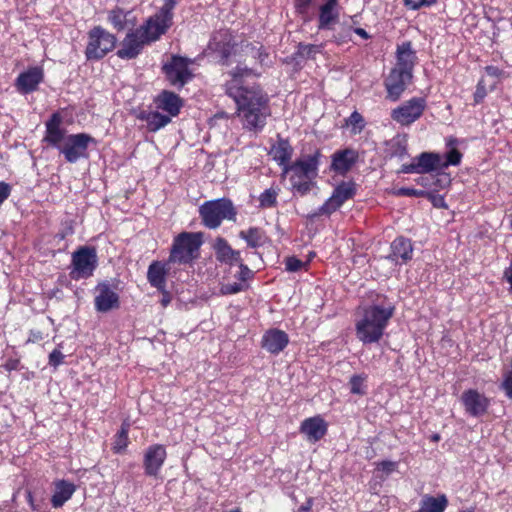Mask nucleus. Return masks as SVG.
I'll use <instances>...</instances> for the list:
<instances>
[{
	"label": "nucleus",
	"mask_w": 512,
	"mask_h": 512,
	"mask_svg": "<svg viewBox=\"0 0 512 512\" xmlns=\"http://www.w3.org/2000/svg\"><path fill=\"white\" fill-rule=\"evenodd\" d=\"M251 75L252 70L236 67L226 84L227 94L234 99L238 116L243 119L246 128H262L269 115L268 99L258 86L244 85V78Z\"/></svg>",
	"instance_id": "obj_1"
},
{
	"label": "nucleus",
	"mask_w": 512,
	"mask_h": 512,
	"mask_svg": "<svg viewBox=\"0 0 512 512\" xmlns=\"http://www.w3.org/2000/svg\"><path fill=\"white\" fill-rule=\"evenodd\" d=\"M395 307L386 300L361 306L355 317V335L363 345L377 344L383 338Z\"/></svg>",
	"instance_id": "obj_2"
},
{
	"label": "nucleus",
	"mask_w": 512,
	"mask_h": 512,
	"mask_svg": "<svg viewBox=\"0 0 512 512\" xmlns=\"http://www.w3.org/2000/svg\"><path fill=\"white\" fill-rule=\"evenodd\" d=\"M445 146L447 151L444 155L436 152H422L415 156L411 163L402 165L401 172L427 174L460 165L463 157L461 150L467 147L466 140L448 137Z\"/></svg>",
	"instance_id": "obj_3"
},
{
	"label": "nucleus",
	"mask_w": 512,
	"mask_h": 512,
	"mask_svg": "<svg viewBox=\"0 0 512 512\" xmlns=\"http://www.w3.org/2000/svg\"><path fill=\"white\" fill-rule=\"evenodd\" d=\"M67 130H46L44 140L57 148L69 163H76L81 158H88V148L96 144L93 137L85 133L67 134Z\"/></svg>",
	"instance_id": "obj_4"
},
{
	"label": "nucleus",
	"mask_w": 512,
	"mask_h": 512,
	"mask_svg": "<svg viewBox=\"0 0 512 512\" xmlns=\"http://www.w3.org/2000/svg\"><path fill=\"white\" fill-rule=\"evenodd\" d=\"M317 170V157L309 155L298 159L290 166H286L283 172L290 174L293 190L300 195H305L311 189L312 179L316 177Z\"/></svg>",
	"instance_id": "obj_5"
},
{
	"label": "nucleus",
	"mask_w": 512,
	"mask_h": 512,
	"mask_svg": "<svg viewBox=\"0 0 512 512\" xmlns=\"http://www.w3.org/2000/svg\"><path fill=\"white\" fill-rule=\"evenodd\" d=\"M202 223L209 229L218 228L224 220L235 221L237 211L228 198H219L204 202L199 207Z\"/></svg>",
	"instance_id": "obj_6"
},
{
	"label": "nucleus",
	"mask_w": 512,
	"mask_h": 512,
	"mask_svg": "<svg viewBox=\"0 0 512 512\" xmlns=\"http://www.w3.org/2000/svg\"><path fill=\"white\" fill-rule=\"evenodd\" d=\"M176 6V0H165L160 11L150 17L144 25L138 30L144 36L145 40L150 42L156 41L172 24L173 9Z\"/></svg>",
	"instance_id": "obj_7"
},
{
	"label": "nucleus",
	"mask_w": 512,
	"mask_h": 512,
	"mask_svg": "<svg viewBox=\"0 0 512 512\" xmlns=\"http://www.w3.org/2000/svg\"><path fill=\"white\" fill-rule=\"evenodd\" d=\"M201 243L200 234L191 232L180 233L174 239L168 262L190 263L196 258Z\"/></svg>",
	"instance_id": "obj_8"
},
{
	"label": "nucleus",
	"mask_w": 512,
	"mask_h": 512,
	"mask_svg": "<svg viewBox=\"0 0 512 512\" xmlns=\"http://www.w3.org/2000/svg\"><path fill=\"white\" fill-rule=\"evenodd\" d=\"M116 38L100 26L94 27L88 34L85 55L88 60H99L112 51Z\"/></svg>",
	"instance_id": "obj_9"
},
{
	"label": "nucleus",
	"mask_w": 512,
	"mask_h": 512,
	"mask_svg": "<svg viewBox=\"0 0 512 512\" xmlns=\"http://www.w3.org/2000/svg\"><path fill=\"white\" fill-rule=\"evenodd\" d=\"M98 257L95 248L83 246L72 254L71 278L86 279L93 275L97 267Z\"/></svg>",
	"instance_id": "obj_10"
},
{
	"label": "nucleus",
	"mask_w": 512,
	"mask_h": 512,
	"mask_svg": "<svg viewBox=\"0 0 512 512\" xmlns=\"http://www.w3.org/2000/svg\"><path fill=\"white\" fill-rule=\"evenodd\" d=\"M356 187L353 182H342L333 191L332 195L313 213V217L330 215L339 209L347 200L353 198Z\"/></svg>",
	"instance_id": "obj_11"
},
{
	"label": "nucleus",
	"mask_w": 512,
	"mask_h": 512,
	"mask_svg": "<svg viewBox=\"0 0 512 512\" xmlns=\"http://www.w3.org/2000/svg\"><path fill=\"white\" fill-rule=\"evenodd\" d=\"M190 63L191 61L186 58L173 56L170 62L163 66L166 77L173 86L183 87L192 79Z\"/></svg>",
	"instance_id": "obj_12"
},
{
	"label": "nucleus",
	"mask_w": 512,
	"mask_h": 512,
	"mask_svg": "<svg viewBox=\"0 0 512 512\" xmlns=\"http://www.w3.org/2000/svg\"><path fill=\"white\" fill-rule=\"evenodd\" d=\"M425 106L423 98H412L393 110L392 118L401 125H410L422 115Z\"/></svg>",
	"instance_id": "obj_13"
},
{
	"label": "nucleus",
	"mask_w": 512,
	"mask_h": 512,
	"mask_svg": "<svg viewBox=\"0 0 512 512\" xmlns=\"http://www.w3.org/2000/svg\"><path fill=\"white\" fill-rule=\"evenodd\" d=\"M167 452L163 445L154 444L144 453L143 467L145 475L157 478L166 460Z\"/></svg>",
	"instance_id": "obj_14"
},
{
	"label": "nucleus",
	"mask_w": 512,
	"mask_h": 512,
	"mask_svg": "<svg viewBox=\"0 0 512 512\" xmlns=\"http://www.w3.org/2000/svg\"><path fill=\"white\" fill-rule=\"evenodd\" d=\"M96 296L94 299L95 309L98 312L106 313L117 309L120 305L119 295L107 282L99 283L96 286Z\"/></svg>",
	"instance_id": "obj_15"
},
{
	"label": "nucleus",
	"mask_w": 512,
	"mask_h": 512,
	"mask_svg": "<svg viewBox=\"0 0 512 512\" xmlns=\"http://www.w3.org/2000/svg\"><path fill=\"white\" fill-rule=\"evenodd\" d=\"M411 79L410 72L393 68L385 79L387 97L392 101L398 100Z\"/></svg>",
	"instance_id": "obj_16"
},
{
	"label": "nucleus",
	"mask_w": 512,
	"mask_h": 512,
	"mask_svg": "<svg viewBox=\"0 0 512 512\" xmlns=\"http://www.w3.org/2000/svg\"><path fill=\"white\" fill-rule=\"evenodd\" d=\"M461 401L467 414L472 417H480L487 412L489 399L475 389H469L463 392Z\"/></svg>",
	"instance_id": "obj_17"
},
{
	"label": "nucleus",
	"mask_w": 512,
	"mask_h": 512,
	"mask_svg": "<svg viewBox=\"0 0 512 512\" xmlns=\"http://www.w3.org/2000/svg\"><path fill=\"white\" fill-rule=\"evenodd\" d=\"M149 42L145 40L144 36L138 29L133 30L125 36L121 43L120 49L117 51L118 57L121 59H134L136 58L143 47Z\"/></svg>",
	"instance_id": "obj_18"
},
{
	"label": "nucleus",
	"mask_w": 512,
	"mask_h": 512,
	"mask_svg": "<svg viewBox=\"0 0 512 512\" xmlns=\"http://www.w3.org/2000/svg\"><path fill=\"white\" fill-rule=\"evenodd\" d=\"M43 79V68L34 66L18 75L15 86L20 93L28 94L35 91Z\"/></svg>",
	"instance_id": "obj_19"
},
{
	"label": "nucleus",
	"mask_w": 512,
	"mask_h": 512,
	"mask_svg": "<svg viewBox=\"0 0 512 512\" xmlns=\"http://www.w3.org/2000/svg\"><path fill=\"white\" fill-rule=\"evenodd\" d=\"M232 40V35L228 30H219L213 34L209 42V49L219 53L223 64L227 63V60L234 49V43Z\"/></svg>",
	"instance_id": "obj_20"
},
{
	"label": "nucleus",
	"mask_w": 512,
	"mask_h": 512,
	"mask_svg": "<svg viewBox=\"0 0 512 512\" xmlns=\"http://www.w3.org/2000/svg\"><path fill=\"white\" fill-rule=\"evenodd\" d=\"M300 432L310 443H316L327 433V423L320 416L305 419L300 426Z\"/></svg>",
	"instance_id": "obj_21"
},
{
	"label": "nucleus",
	"mask_w": 512,
	"mask_h": 512,
	"mask_svg": "<svg viewBox=\"0 0 512 512\" xmlns=\"http://www.w3.org/2000/svg\"><path fill=\"white\" fill-rule=\"evenodd\" d=\"M288 343V335L279 329H270L266 331L261 341L262 348L274 355L283 351Z\"/></svg>",
	"instance_id": "obj_22"
},
{
	"label": "nucleus",
	"mask_w": 512,
	"mask_h": 512,
	"mask_svg": "<svg viewBox=\"0 0 512 512\" xmlns=\"http://www.w3.org/2000/svg\"><path fill=\"white\" fill-rule=\"evenodd\" d=\"M339 0H326L319 7L318 30H332L339 20Z\"/></svg>",
	"instance_id": "obj_23"
},
{
	"label": "nucleus",
	"mask_w": 512,
	"mask_h": 512,
	"mask_svg": "<svg viewBox=\"0 0 512 512\" xmlns=\"http://www.w3.org/2000/svg\"><path fill=\"white\" fill-rule=\"evenodd\" d=\"M53 494L51 497V505L53 508H61L75 493L77 487L74 483L58 479L53 482Z\"/></svg>",
	"instance_id": "obj_24"
},
{
	"label": "nucleus",
	"mask_w": 512,
	"mask_h": 512,
	"mask_svg": "<svg viewBox=\"0 0 512 512\" xmlns=\"http://www.w3.org/2000/svg\"><path fill=\"white\" fill-rule=\"evenodd\" d=\"M413 246L409 239L404 237H397L391 243V253L389 259L396 264H403L412 259Z\"/></svg>",
	"instance_id": "obj_25"
},
{
	"label": "nucleus",
	"mask_w": 512,
	"mask_h": 512,
	"mask_svg": "<svg viewBox=\"0 0 512 512\" xmlns=\"http://www.w3.org/2000/svg\"><path fill=\"white\" fill-rule=\"evenodd\" d=\"M357 159L358 153L353 149L337 151L332 157L331 168L338 174H345L353 167Z\"/></svg>",
	"instance_id": "obj_26"
},
{
	"label": "nucleus",
	"mask_w": 512,
	"mask_h": 512,
	"mask_svg": "<svg viewBox=\"0 0 512 512\" xmlns=\"http://www.w3.org/2000/svg\"><path fill=\"white\" fill-rule=\"evenodd\" d=\"M396 60L397 62L394 67L395 69L407 71L412 74L417 57L415 51L412 49L410 42H404L401 45H398Z\"/></svg>",
	"instance_id": "obj_27"
},
{
	"label": "nucleus",
	"mask_w": 512,
	"mask_h": 512,
	"mask_svg": "<svg viewBox=\"0 0 512 512\" xmlns=\"http://www.w3.org/2000/svg\"><path fill=\"white\" fill-rule=\"evenodd\" d=\"M167 264L160 261H153L147 271V279L152 287L160 291L166 288Z\"/></svg>",
	"instance_id": "obj_28"
},
{
	"label": "nucleus",
	"mask_w": 512,
	"mask_h": 512,
	"mask_svg": "<svg viewBox=\"0 0 512 512\" xmlns=\"http://www.w3.org/2000/svg\"><path fill=\"white\" fill-rule=\"evenodd\" d=\"M214 250L218 261L226 264H234L241 261L240 252L232 249L224 238H217Z\"/></svg>",
	"instance_id": "obj_29"
},
{
	"label": "nucleus",
	"mask_w": 512,
	"mask_h": 512,
	"mask_svg": "<svg viewBox=\"0 0 512 512\" xmlns=\"http://www.w3.org/2000/svg\"><path fill=\"white\" fill-rule=\"evenodd\" d=\"M293 152L292 146L285 139L278 138V141L271 147L270 155L285 170L290 166L289 161Z\"/></svg>",
	"instance_id": "obj_30"
},
{
	"label": "nucleus",
	"mask_w": 512,
	"mask_h": 512,
	"mask_svg": "<svg viewBox=\"0 0 512 512\" xmlns=\"http://www.w3.org/2000/svg\"><path fill=\"white\" fill-rule=\"evenodd\" d=\"M239 237L243 239L248 247L260 248L269 242V237L266 232L259 227H250L247 230L239 232Z\"/></svg>",
	"instance_id": "obj_31"
},
{
	"label": "nucleus",
	"mask_w": 512,
	"mask_h": 512,
	"mask_svg": "<svg viewBox=\"0 0 512 512\" xmlns=\"http://www.w3.org/2000/svg\"><path fill=\"white\" fill-rule=\"evenodd\" d=\"M447 506L448 499L444 494L438 497L425 494L422 496L420 508L416 512H444Z\"/></svg>",
	"instance_id": "obj_32"
},
{
	"label": "nucleus",
	"mask_w": 512,
	"mask_h": 512,
	"mask_svg": "<svg viewBox=\"0 0 512 512\" xmlns=\"http://www.w3.org/2000/svg\"><path fill=\"white\" fill-rule=\"evenodd\" d=\"M108 20L118 31L124 30L129 26H134L136 19L131 17V12H125L123 9L116 8L109 12Z\"/></svg>",
	"instance_id": "obj_33"
},
{
	"label": "nucleus",
	"mask_w": 512,
	"mask_h": 512,
	"mask_svg": "<svg viewBox=\"0 0 512 512\" xmlns=\"http://www.w3.org/2000/svg\"><path fill=\"white\" fill-rule=\"evenodd\" d=\"M158 107L167 111L170 116H176L181 107V100L176 94L163 91L158 97Z\"/></svg>",
	"instance_id": "obj_34"
},
{
	"label": "nucleus",
	"mask_w": 512,
	"mask_h": 512,
	"mask_svg": "<svg viewBox=\"0 0 512 512\" xmlns=\"http://www.w3.org/2000/svg\"><path fill=\"white\" fill-rule=\"evenodd\" d=\"M387 150L392 156L403 157L407 154V135L397 133L392 139L387 141Z\"/></svg>",
	"instance_id": "obj_35"
},
{
	"label": "nucleus",
	"mask_w": 512,
	"mask_h": 512,
	"mask_svg": "<svg viewBox=\"0 0 512 512\" xmlns=\"http://www.w3.org/2000/svg\"><path fill=\"white\" fill-rule=\"evenodd\" d=\"M296 13L301 17L303 22H310L314 17L313 0H294Z\"/></svg>",
	"instance_id": "obj_36"
},
{
	"label": "nucleus",
	"mask_w": 512,
	"mask_h": 512,
	"mask_svg": "<svg viewBox=\"0 0 512 512\" xmlns=\"http://www.w3.org/2000/svg\"><path fill=\"white\" fill-rule=\"evenodd\" d=\"M72 111L70 109H63L54 113L51 118L46 122V128H59L60 125H72L70 121Z\"/></svg>",
	"instance_id": "obj_37"
},
{
	"label": "nucleus",
	"mask_w": 512,
	"mask_h": 512,
	"mask_svg": "<svg viewBox=\"0 0 512 512\" xmlns=\"http://www.w3.org/2000/svg\"><path fill=\"white\" fill-rule=\"evenodd\" d=\"M324 44H303L297 46V55L304 59H315L317 54L322 53Z\"/></svg>",
	"instance_id": "obj_38"
},
{
	"label": "nucleus",
	"mask_w": 512,
	"mask_h": 512,
	"mask_svg": "<svg viewBox=\"0 0 512 512\" xmlns=\"http://www.w3.org/2000/svg\"><path fill=\"white\" fill-rule=\"evenodd\" d=\"M366 381L367 375L355 374L350 378L349 385L352 394L364 395L366 394Z\"/></svg>",
	"instance_id": "obj_39"
},
{
	"label": "nucleus",
	"mask_w": 512,
	"mask_h": 512,
	"mask_svg": "<svg viewBox=\"0 0 512 512\" xmlns=\"http://www.w3.org/2000/svg\"><path fill=\"white\" fill-rule=\"evenodd\" d=\"M277 196L278 192L273 189L269 188L264 190L259 196V206L261 208H272L276 206L277 204Z\"/></svg>",
	"instance_id": "obj_40"
},
{
	"label": "nucleus",
	"mask_w": 512,
	"mask_h": 512,
	"mask_svg": "<svg viewBox=\"0 0 512 512\" xmlns=\"http://www.w3.org/2000/svg\"><path fill=\"white\" fill-rule=\"evenodd\" d=\"M128 431L129 424L123 423L121 429L118 431L115 440L114 449L116 452L124 450L128 446Z\"/></svg>",
	"instance_id": "obj_41"
},
{
	"label": "nucleus",
	"mask_w": 512,
	"mask_h": 512,
	"mask_svg": "<svg viewBox=\"0 0 512 512\" xmlns=\"http://www.w3.org/2000/svg\"><path fill=\"white\" fill-rule=\"evenodd\" d=\"M147 120L153 128H163L170 122V116L163 115L159 112H150Z\"/></svg>",
	"instance_id": "obj_42"
},
{
	"label": "nucleus",
	"mask_w": 512,
	"mask_h": 512,
	"mask_svg": "<svg viewBox=\"0 0 512 512\" xmlns=\"http://www.w3.org/2000/svg\"><path fill=\"white\" fill-rule=\"evenodd\" d=\"M247 287V284L242 283L241 281L234 283L222 284L220 287L221 295H233L237 294L241 291H244Z\"/></svg>",
	"instance_id": "obj_43"
},
{
	"label": "nucleus",
	"mask_w": 512,
	"mask_h": 512,
	"mask_svg": "<svg viewBox=\"0 0 512 512\" xmlns=\"http://www.w3.org/2000/svg\"><path fill=\"white\" fill-rule=\"evenodd\" d=\"M397 467H398V462H396V461L385 460V461L378 462L376 464V469L378 471H382L386 475H390L391 473L396 471Z\"/></svg>",
	"instance_id": "obj_44"
},
{
	"label": "nucleus",
	"mask_w": 512,
	"mask_h": 512,
	"mask_svg": "<svg viewBox=\"0 0 512 512\" xmlns=\"http://www.w3.org/2000/svg\"><path fill=\"white\" fill-rule=\"evenodd\" d=\"M236 264L239 265V273L237 275V278L242 283L246 284V281L251 279L254 275L253 271L249 269V267L245 264H243L242 260L240 262H236Z\"/></svg>",
	"instance_id": "obj_45"
},
{
	"label": "nucleus",
	"mask_w": 512,
	"mask_h": 512,
	"mask_svg": "<svg viewBox=\"0 0 512 512\" xmlns=\"http://www.w3.org/2000/svg\"><path fill=\"white\" fill-rule=\"evenodd\" d=\"M364 126V119L360 113L354 111L346 120V127L349 128H362Z\"/></svg>",
	"instance_id": "obj_46"
},
{
	"label": "nucleus",
	"mask_w": 512,
	"mask_h": 512,
	"mask_svg": "<svg viewBox=\"0 0 512 512\" xmlns=\"http://www.w3.org/2000/svg\"><path fill=\"white\" fill-rule=\"evenodd\" d=\"M285 266L287 271L297 272L304 266V263L296 257H288L285 261Z\"/></svg>",
	"instance_id": "obj_47"
},
{
	"label": "nucleus",
	"mask_w": 512,
	"mask_h": 512,
	"mask_svg": "<svg viewBox=\"0 0 512 512\" xmlns=\"http://www.w3.org/2000/svg\"><path fill=\"white\" fill-rule=\"evenodd\" d=\"M64 355L59 349H54L49 355V365L57 368L63 363Z\"/></svg>",
	"instance_id": "obj_48"
},
{
	"label": "nucleus",
	"mask_w": 512,
	"mask_h": 512,
	"mask_svg": "<svg viewBox=\"0 0 512 512\" xmlns=\"http://www.w3.org/2000/svg\"><path fill=\"white\" fill-rule=\"evenodd\" d=\"M487 95V89L484 84V80H480L477 84L476 91L474 93L475 103H480Z\"/></svg>",
	"instance_id": "obj_49"
},
{
	"label": "nucleus",
	"mask_w": 512,
	"mask_h": 512,
	"mask_svg": "<svg viewBox=\"0 0 512 512\" xmlns=\"http://www.w3.org/2000/svg\"><path fill=\"white\" fill-rule=\"evenodd\" d=\"M397 195H400V196H409V197H422L425 195V191L423 190H418V189H414V188H406V187H403V188H400L398 191H397Z\"/></svg>",
	"instance_id": "obj_50"
},
{
	"label": "nucleus",
	"mask_w": 512,
	"mask_h": 512,
	"mask_svg": "<svg viewBox=\"0 0 512 512\" xmlns=\"http://www.w3.org/2000/svg\"><path fill=\"white\" fill-rule=\"evenodd\" d=\"M436 0H404V3L406 6H408L411 9H419L423 6H430L432 5Z\"/></svg>",
	"instance_id": "obj_51"
},
{
	"label": "nucleus",
	"mask_w": 512,
	"mask_h": 512,
	"mask_svg": "<svg viewBox=\"0 0 512 512\" xmlns=\"http://www.w3.org/2000/svg\"><path fill=\"white\" fill-rule=\"evenodd\" d=\"M230 120V118L228 117V115L226 113H218L214 116V118L212 119V122L210 123L211 126H216V125H225V126H228L229 123L228 121Z\"/></svg>",
	"instance_id": "obj_52"
},
{
	"label": "nucleus",
	"mask_w": 512,
	"mask_h": 512,
	"mask_svg": "<svg viewBox=\"0 0 512 512\" xmlns=\"http://www.w3.org/2000/svg\"><path fill=\"white\" fill-rule=\"evenodd\" d=\"M485 73L488 76L493 77L495 79H498L503 74L502 70H500L498 67L492 66V65H489V66L485 67Z\"/></svg>",
	"instance_id": "obj_53"
},
{
	"label": "nucleus",
	"mask_w": 512,
	"mask_h": 512,
	"mask_svg": "<svg viewBox=\"0 0 512 512\" xmlns=\"http://www.w3.org/2000/svg\"><path fill=\"white\" fill-rule=\"evenodd\" d=\"M352 28L348 27L345 31V35H334V41L338 44L344 43L351 37Z\"/></svg>",
	"instance_id": "obj_54"
},
{
	"label": "nucleus",
	"mask_w": 512,
	"mask_h": 512,
	"mask_svg": "<svg viewBox=\"0 0 512 512\" xmlns=\"http://www.w3.org/2000/svg\"><path fill=\"white\" fill-rule=\"evenodd\" d=\"M503 277L507 281V283H509L510 290L512 291V261L510 262V265L507 268H505L503 272Z\"/></svg>",
	"instance_id": "obj_55"
},
{
	"label": "nucleus",
	"mask_w": 512,
	"mask_h": 512,
	"mask_svg": "<svg viewBox=\"0 0 512 512\" xmlns=\"http://www.w3.org/2000/svg\"><path fill=\"white\" fill-rule=\"evenodd\" d=\"M27 501L33 511H39V507L35 504L32 493L27 491Z\"/></svg>",
	"instance_id": "obj_56"
},
{
	"label": "nucleus",
	"mask_w": 512,
	"mask_h": 512,
	"mask_svg": "<svg viewBox=\"0 0 512 512\" xmlns=\"http://www.w3.org/2000/svg\"><path fill=\"white\" fill-rule=\"evenodd\" d=\"M357 35L361 36L362 38L364 39H368L369 38V35L368 33L366 32L365 29L363 28H356L353 30Z\"/></svg>",
	"instance_id": "obj_57"
},
{
	"label": "nucleus",
	"mask_w": 512,
	"mask_h": 512,
	"mask_svg": "<svg viewBox=\"0 0 512 512\" xmlns=\"http://www.w3.org/2000/svg\"><path fill=\"white\" fill-rule=\"evenodd\" d=\"M311 506H312V500L309 499V500H307V502L305 504L301 505V507L299 508V511L300 512H308L311 509Z\"/></svg>",
	"instance_id": "obj_58"
},
{
	"label": "nucleus",
	"mask_w": 512,
	"mask_h": 512,
	"mask_svg": "<svg viewBox=\"0 0 512 512\" xmlns=\"http://www.w3.org/2000/svg\"><path fill=\"white\" fill-rule=\"evenodd\" d=\"M427 178L426 177H419L417 179V183L422 185V186H427Z\"/></svg>",
	"instance_id": "obj_59"
},
{
	"label": "nucleus",
	"mask_w": 512,
	"mask_h": 512,
	"mask_svg": "<svg viewBox=\"0 0 512 512\" xmlns=\"http://www.w3.org/2000/svg\"><path fill=\"white\" fill-rule=\"evenodd\" d=\"M162 302H163V305L166 306L168 304L169 300L168 299H163Z\"/></svg>",
	"instance_id": "obj_60"
},
{
	"label": "nucleus",
	"mask_w": 512,
	"mask_h": 512,
	"mask_svg": "<svg viewBox=\"0 0 512 512\" xmlns=\"http://www.w3.org/2000/svg\"><path fill=\"white\" fill-rule=\"evenodd\" d=\"M439 438H440V437H439V435H434V436H433V440H434V441H438V440H439Z\"/></svg>",
	"instance_id": "obj_61"
}]
</instances>
